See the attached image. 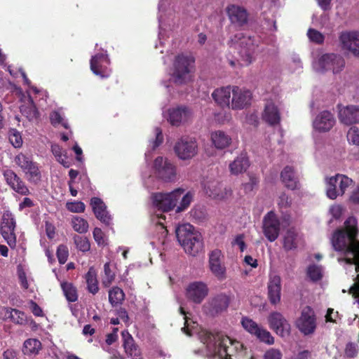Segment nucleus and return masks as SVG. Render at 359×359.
I'll use <instances>...</instances> for the list:
<instances>
[{
    "label": "nucleus",
    "instance_id": "obj_1",
    "mask_svg": "<svg viewBox=\"0 0 359 359\" xmlns=\"http://www.w3.org/2000/svg\"><path fill=\"white\" fill-rule=\"evenodd\" d=\"M181 314L184 316V327L183 332L188 336L198 334L201 342L205 345V354L213 359H234L243 348L241 342L233 340L222 333L212 334L205 330L198 327V325L192 321L182 306L180 308Z\"/></svg>",
    "mask_w": 359,
    "mask_h": 359
},
{
    "label": "nucleus",
    "instance_id": "obj_2",
    "mask_svg": "<svg viewBox=\"0 0 359 359\" xmlns=\"http://www.w3.org/2000/svg\"><path fill=\"white\" fill-rule=\"evenodd\" d=\"M357 222L354 217L348 218L344 223V228L337 230L332 235L331 242L336 251L342 252L344 258H339V262L344 261L346 264L359 268V241Z\"/></svg>",
    "mask_w": 359,
    "mask_h": 359
},
{
    "label": "nucleus",
    "instance_id": "obj_3",
    "mask_svg": "<svg viewBox=\"0 0 359 359\" xmlns=\"http://www.w3.org/2000/svg\"><path fill=\"white\" fill-rule=\"evenodd\" d=\"M194 70V57L190 55L180 54L175 57L169 69L170 78L168 81H163L162 84L170 93L178 90L177 87L186 86L193 81Z\"/></svg>",
    "mask_w": 359,
    "mask_h": 359
},
{
    "label": "nucleus",
    "instance_id": "obj_4",
    "mask_svg": "<svg viewBox=\"0 0 359 359\" xmlns=\"http://www.w3.org/2000/svg\"><path fill=\"white\" fill-rule=\"evenodd\" d=\"M184 191L182 189H176L169 193H156L151 196L152 205L154 208L156 209L154 220L159 224L163 236L167 234V230L161 222V219H165V217L161 213H158V212H165L172 210L176 206L177 202L181 198Z\"/></svg>",
    "mask_w": 359,
    "mask_h": 359
},
{
    "label": "nucleus",
    "instance_id": "obj_5",
    "mask_svg": "<svg viewBox=\"0 0 359 359\" xmlns=\"http://www.w3.org/2000/svg\"><path fill=\"white\" fill-rule=\"evenodd\" d=\"M177 241L186 253L195 256L203 248L201 234L189 223L179 225L175 230Z\"/></svg>",
    "mask_w": 359,
    "mask_h": 359
},
{
    "label": "nucleus",
    "instance_id": "obj_6",
    "mask_svg": "<svg viewBox=\"0 0 359 359\" xmlns=\"http://www.w3.org/2000/svg\"><path fill=\"white\" fill-rule=\"evenodd\" d=\"M312 67L318 73L331 71L334 74L340 73L345 66V61L340 55L333 53H323L318 50L312 53Z\"/></svg>",
    "mask_w": 359,
    "mask_h": 359
},
{
    "label": "nucleus",
    "instance_id": "obj_7",
    "mask_svg": "<svg viewBox=\"0 0 359 359\" xmlns=\"http://www.w3.org/2000/svg\"><path fill=\"white\" fill-rule=\"evenodd\" d=\"M259 43V39L238 32L230 39V46L238 50L243 60V65H250L254 60V54Z\"/></svg>",
    "mask_w": 359,
    "mask_h": 359
},
{
    "label": "nucleus",
    "instance_id": "obj_8",
    "mask_svg": "<svg viewBox=\"0 0 359 359\" xmlns=\"http://www.w3.org/2000/svg\"><path fill=\"white\" fill-rule=\"evenodd\" d=\"M158 23L159 32L158 39L162 44L161 40L166 35L167 32L171 31L175 27L177 18L174 10L170 7L169 0H160L158 4Z\"/></svg>",
    "mask_w": 359,
    "mask_h": 359
},
{
    "label": "nucleus",
    "instance_id": "obj_9",
    "mask_svg": "<svg viewBox=\"0 0 359 359\" xmlns=\"http://www.w3.org/2000/svg\"><path fill=\"white\" fill-rule=\"evenodd\" d=\"M353 180L344 175L337 174L325 178V193L332 200L343 196L346 189L352 184Z\"/></svg>",
    "mask_w": 359,
    "mask_h": 359
},
{
    "label": "nucleus",
    "instance_id": "obj_10",
    "mask_svg": "<svg viewBox=\"0 0 359 359\" xmlns=\"http://www.w3.org/2000/svg\"><path fill=\"white\" fill-rule=\"evenodd\" d=\"M13 163L21 169L29 182L37 183L41 180V175L38 164L33 161L31 156L20 152L14 156Z\"/></svg>",
    "mask_w": 359,
    "mask_h": 359
},
{
    "label": "nucleus",
    "instance_id": "obj_11",
    "mask_svg": "<svg viewBox=\"0 0 359 359\" xmlns=\"http://www.w3.org/2000/svg\"><path fill=\"white\" fill-rule=\"evenodd\" d=\"M153 168L156 177L164 182H172L177 180V167L166 157H157L154 161Z\"/></svg>",
    "mask_w": 359,
    "mask_h": 359
},
{
    "label": "nucleus",
    "instance_id": "obj_12",
    "mask_svg": "<svg viewBox=\"0 0 359 359\" xmlns=\"http://www.w3.org/2000/svg\"><path fill=\"white\" fill-rule=\"evenodd\" d=\"M111 62L107 50H98L93 54L90 60V67L92 72L102 78H108L111 73Z\"/></svg>",
    "mask_w": 359,
    "mask_h": 359
},
{
    "label": "nucleus",
    "instance_id": "obj_13",
    "mask_svg": "<svg viewBox=\"0 0 359 359\" xmlns=\"http://www.w3.org/2000/svg\"><path fill=\"white\" fill-rule=\"evenodd\" d=\"M174 151L181 160L186 161L194 158L198 153V144L195 138L182 136L175 144Z\"/></svg>",
    "mask_w": 359,
    "mask_h": 359
},
{
    "label": "nucleus",
    "instance_id": "obj_14",
    "mask_svg": "<svg viewBox=\"0 0 359 359\" xmlns=\"http://www.w3.org/2000/svg\"><path fill=\"white\" fill-rule=\"evenodd\" d=\"M208 267L212 275L219 280L226 278V269L224 264V255L219 249L212 250L208 255Z\"/></svg>",
    "mask_w": 359,
    "mask_h": 359
},
{
    "label": "nucleus",
    "instance_id": "obj_15",
    "mask_svg": "<svg viewBox=\"0 0 359 359\" xmlns=\"http://www.w3.org/2000/svg\"><path fill=\"white\" fill-rule=\"evenodd\" d=\"M15 219L13 215L8 210L4 211L2 216L1 233L8 245L14 248L16 245L15 233Z\"/></svg>",
    "mask_w": 359,
    "mask_h": 359
},
{
    "label": "nucleus",
    "instance_id": "obj_16",
    "mask_svg": "<svg viewBox=\"0 0 359 359\" xmlns=\"http://www.w3.org/2000/svg\"><path fill=\"white\" fill-rule=\"evenodd\" d=\"M163 116L175 126H178L188 121L192 116L191 110L185 106H175L163 111Z\"/></svg>",
    "mask_w": 359,
    "mask_h": 359
},
{
    "label": "nucleus",
    "instance_id": "obj_17",
    "mask_svg": "<svg viewBox=\"0 0 359 359\" xmlns=\"http://www.w3.org/2000/svg\"><path fill=\"white\" fill-rule=\"evenodd\" d=\"M229 109L242 110L251 104L252 93L243 88L233 86Z\"/></svg>",
    "mask_w": 359,
    "mask_h": 359
},
{
    "label": "nucleus",
    "instance_id": "obj_18",
    "mask_svg": "<svg viewBox=\"0 0 359 359\" xmlns=\"http://www.w3.org/2000/svg\"><path fill=\"white\" fill-rule=\"evenodd\" d=\"M241 324L243 327L251 334L255 335L259 341L271 345L274 343V338L266 330L259 327L252 319L244 317L242 318Z\"/></svg>",
    "mask_w": 359,
    "mask_h": 359
},
{
    "label": "nucleus",
    "instance_id": "obj_19",
    "mask_svg": "<svg viewBox=\"0 0 359 359\" xmlns=\"http://www.w3.org/2000/svg\"><path fill=\"white\" fill-rule=\"evenodd\" d=\"M280 104L277 98L267 100L262 115V120L271 126H278L281 120Z\"/></svg>",
    "mask_w": 359,
    "mask_h": 359
},
{
    "label": "nucleus",
    "instance_id": "obj_20",
    "mask_svg": "<svg viewBox=\"0 0 359 359\" xmlns=\"http://www.w3.org/2000/svg\"><path fill=\"white\" fill-rule=\"evenodd\" d=\"M339 40L343 50L359 58V32H342Z\"/></svg>",
    "mask_w": 359,
    "mask_h": 359
},
{
    "label": "nucleus",
    "instance_id": "obj_21",
    "mask_svg": "<svg viewBox=\"0 0 359 359\" xmlns=\"http://www.w3.org/2000/svg\"><path fill=\"white\" fill-rule=\"evenodd\" d=\"M263 232L270 242L275 241L280 232V222L276 215L271 211L264 217Z\"/></svg>",
    "mask_w": 359,
    "mask_h": 359
},
{
    "label": "nucleus",
    "instance_id": "obj_22",
    "mask_svg": "<svg viewBox=\"0 0 359 359\" xmlns=\"http://www.w3.org/2000/svg\"><path fill=\"white\" fill-rule=\"evenodd\" d=\"M298 329L304 334L313 333L316 329V318L313 311L309 306L304 308L301 316L297 321Z\"/></svg>",
    "mask_w": 359,
    "mask_h": 359
},
{
    "label": "nucleus",
    "instance_id": "obj_23",
    "mask_svg": "<svg viewBox=\"0 0 359 359\" xmlns=\"http://www.w3.org/2000/svg\"><path fill=\"white\" fill-rule=\"evenodd\" d=\"M205 194L214 199L222 200L231 194V190L223 187L221 182L215 180H207L203 183Z\"/></svg>",
    "mask_w": 359,
    "mask_h": 359
},
{
    "label": "nucleus",
    "instance_id": "obj_24",
    "mask_svg": "<svg viewBox=\"0 0 359 359\" xmlns=\"http://www.w3.org/2000/svg\"><path fill=\"white\" fill-rule=\"evenodd\" d=\"M271 329L281 337L287 336L290 332V325L284 316L279 312H272L268 317Z\"/></svg>",
    "mask_w": 359,
    "mask_h": 359
},
{
    "label": "nucleus",
    "instance_id": "obj_25",
    "mask_svg": "<svg viewBox=\"0 0 359 359\" xmlns=\"http://www.w3.org/2000/svg\"><path fill=\"white\" fill-rule=\"evenodd\" d=\"M29 95L25 97V100L24 101L26 104L20 106V111L24 114L29 120L32 121L37 118L39 116L38 111L34 103L33 99L31 97L32 93L39 94L43 97L46 96V92L41 91L37 89L36 87H31L28 90Z\"/></svg>",
    "mask_w": 359,
    "mask_h": 359
},
{
    "label": "nucleus",
    "instance_id": "obj_26",
    "mask_svg": "<svg viewBox=\"0 0 359 359\" xmlns=\"http://www.w3.org/2000/svg\"><path fill=\"white\" fill-rule=\"evenodd\" d=\"M208 285L201 281H195L186 288L187 297L194 303H201L208 294Z\"/></svg>",
    "mask_w": 359,
    "mask_h": 359
},
{
    "label": "nucleus",
    "instance_id": "obj_27",
    "mask_svg": "<svg viewBox=\"0 0 359 359\" xmlns=\"http://www.w3.org/2000/svg\"><path fill=\"white\" fill-rule=\"evenodd\" d=\"M335 123L333 114L324 110L316 115L312 122L313 128L315 131L325 133L329 131Z\"/></svg>",
    "mask_w": 359,
    "mask_h": 359
},
{
    "label": "nucleus",
    "instance_id": "obj_28",
    "mask_svg": "<svg viewBox=\"0 0 359 359\" xmlns=\"http://www.w3.org/2000/svg\"><path fill=\"white\" fill-rule=\"evenodd\" d=\"M338 117L339 121L346 125L359 123V106L338 105Z\"/></svg>",
    "mask_w": 359,
    "mask_h": 359
},
{
    "label": "nucleus",
    "instance_id": "obj_29",
    "mask_svg": "<svg viewBox=\"0 0 359 359\" xmlns=\"http://www.w3.org/2000/svg\"><path fill=\"white\" fill-rule=\"evenodd\" d=\"M281 278L276 273L269 274V282L267 285L268 297L270 302L276 305L280 301L281 297Z\"/></svg>",
    "mask_w": 359,
    "mask_h": 359
},
{
    "label": "nucleus",
    "instance_id": "obj_30",
    "mask_svg": "<svg viewBox=\"0 0 359 359\" xmlns=\"http://www.w3.org/2000/svg\"><path fill=\"white\" fill-rule=\"evenodd\" d=\"M226 13L232 24L238 26L245 25L248 21L247 11L242 6L231 4L226 8Z\"/></svg>",
    "mask_w": 359,
    "mask_h": 359
},
{
    "label": "nucleus",
    "instance_id": "obj_31",
    "mask_svg": "<svg viewBox=\"0 0 359 359\" xmlns=\"http://www.w3.org/2000/svg\"><path fill=\"white\" fill-rule=\"evenodd\" d=\"M233 86H228L216 88L212 93L214 101L222 107L229 108Z\"/></svg>",
    "mask_w": 359,
    "mask_h": 359
},
{
    "label": "nucleus",
    "instance_id": "obj_32",
    "mask_svg": "<svg viewBox=\"0 0 359 359\" xmlns=\"http://www.w3.org/2000/svg\"><path fill=\"white\" fill-rule=\"evenodd\" d=\"M0 316L4 320H9L18 325H25L27 323L25 313L15 309L3 307L0 310Z\"/></svg>",
    "mask_w": 359,
    "mask_h": 359
},
{
    "label": "nucleus",
    "instance_id": "obj_33",
    "mask_svg": "<svg viewBox=\"0 0 359 359\" xmlns=\"http://www.w3.org/2000/svg\"><path fill=\"white\" fill-rule=\"evenodd\" d=\"M210 140L213 147L218 150H223L231 146V137L226 132L217 130L210 133Z\"/></svg>",
    "mask_w": 359,
    "mask_h": 359
},
{
    "label": "nucleus",
    "instance_id": "obj_34",
    "mask_svg": "<svg viewBox=\"0 0 359 359\" xmlns=\"http://www.w3.org/2000/svg\"><path fill=\"white\" fill-rule=\"evenodd\" d=\"M4 177L7 184L16 192L22 195H27L29 193L27 187L13 170H5Z\"/></svg>",
    "mask_w": 359,
    "mask_h": 359
},
{
    "label": "nucleus",
    "instance_id": "obj_35",
    "mask_svg": "<svg viewBox=\"0 0 359 359\" xmlns=\"http://www.w3.org/2000/svg\"><path fill=\"white\" fill-rule=\"evenodd\" d=\"M280 179L285 186L291 190L299 188L300 184L298 178L292 166L287 165L280 172Z\"/></svg>",
    "mask_w": 359,
    "mask_h": 359
},
{
    "label": "nucleus",
    "instance_id": "obj_36",
    "mask_svg": "<svg viewBox=\"0 0 359 359\" xmlns=\"http://www.w3.org/2000/svg\"><path fill=\"white\" fill-rule=\"evenodd\" d=\"M302 244V236L295 230H288L284 237L283 241V248L286 251L294 250Z\"/></svg>",
    "mask_w": 359,
    "mask_h": 359
},
{
    "label": "nucleus",
    "instance_id": "obj_37",
    "mask_svg": "<svg viewBox=\"0 0 359 359\" xmlns=\"http://www.w3.org/2000/svg\"><path fill=\"white\" fill-rule=\"evenodd\" d=\"M123 347L126 354L133 359H141V353L140 349L134 344L132 336L127 330H123L121 333Z\"/></svg>",
    "mask_w": 359,
    "mask_h": 359
},
{
    "label": "nucleus",
    "instance_id": "obj_38",
    "mask_svg": "<svg viewBox=\"0 0 359 359\" xmlns=\"http://www.w3.org/2000/svg\"><path fill=\"white\" fill-rule=\"evenodd\" d=\"M90 205L96 217L101 222L109 224L110 216L106 210V205L103 201L97 197H94L90 200Z\"/></svg>",
    "mask_w": 359,
    "mask_h": 359
},
{
    "label": "nucleus",
    "instance_id": "obj_39",
    "mask_svg": "<svg viewBox=\"0 0 359 359\" xmlns=\"http://www.w3.org/2000/svg\"><path fill=\"white\" fill-rule=\"evenodd\" d=\"M249 165L248 158L245 154H241L229 163V169L231 175H238L245 172Z\"/></svg>",
    "mask_w": 359,
    "mask_h": 359
},
{
    "label": "nucleus",
    "instance_id": "obj_40",
    "mask_svg": "<svg viewBox=\"0 0 359 359\" xmlns=\"http://www.w3.org/2000/svg\"><path fill=\"white\" fill-rule=\"evenodd\" d=\"M42 345L39 339L31 338L25 341L22 351L26 355H36L39 354Z\"/></svg>",
    "mask_w": 359,
    "mask_h": 359
},
{
    "label": "nucleus",
    "instance_id": "obj_41",
    "mask_svg": "<svg viewBox=\"0 0 359 359\" xmlns=\"http://www.w3.org/2000/svg\"><path fill=\"white\" fill-rule=\"evenodd\" d=\"M71 225L73 229L79 233H86L89 228L88 221L77 215L71 218Z\"/></svg>",
    "mask_w": 359,
    "mask_h": 359
},
{
    "label": "nucleus",
    "instance_id": "obj_42",
    "mask_svg": "<svg viewBox=\"0 0 359 359\" xmlns=\"http://www.w3.org/2000/svg\"><path fill=\"white\" fill-rule=\"evenodd\" d=\"M86 280L88 291L93 294L97 293L99 287L97 280V272L93 267L89 269L86 275Z\"/></svg>",
    "mask_w": 359,
    "mask_h": 359
},
{
    "label": "nucleus",
    "instance_id": "obj_43",
    "mask_svg": "<svg viewBox=\"0 0 359 359\" xmlns=\"http://www.w3.org/2000/svg\"><path fill=\"white\" fill-rule=\"evenodd\" d=\"M51 151L56 160L65 168L70 166V163L67 160V151L64 150L58 144H53L51 146Z\"/></svg>",
    "mask_w": 359,
    "mask_h": 359
},
{
    "label": "nucleus",
    "instance_id": "obj_44",
    "mask_svg": "<svg viewBox=\"0 0 359 359\" xmlns=\"http://www.w3.org/2000/svg\"><path fill=\"white\" fill-rule=\"evenodd\" d=\"M125 294L123 290L118 287H114L109 292V300L112 306H116L123 301Z\"/></svg>",
    "mask_w": 359,
    "mask_h": 359
},
{
    "label": "nucleus",
    "instance_id": "obj_45",
    "mask_svg": "<svg viewBox=\"0 0 359 359\" xmlns=\"http://www.w3.org/2000/svg\"><path fill=\"white\" fill-rule=\"evenodd\" d=\"M63 292L67 301L74 302L78 299L76 287L70 283H63L61 285Z\"/></svg>",
    "mask_w": 359,
    "mask_h": 359
},
{
    "label": "nucleus",
    "instance_id": "obj_46",
    "mask_svg": "<svg viewBox=\"0 0 359 359\" xmlns=\"http://www.w3.org/2000/svg\"><path fill=\"white\" fill-rule=\"evenodd\" d=\"M50 119L51 123L55 126L62 125L65 128H69L68 123L65 119L64 113L62 109L53 111L50 114Z\"/></svg>",
    "mask_w": 359,
    "mask_h": 359
},
{
    "label": "nucleus",
    "instance_id": "obj_47",
    "mask_svg": "<svg viewBox=\"0 0 359 359\" xmlns=\"http://www.w3.org/2000/svg\"><path fill=\"white\" fill-rule=\"evenodd\" d=\"M307 275L313 281H317L322 278L323 269L320 265L311 264L307 269Z\"/></svg>",
    "mask_w": 359,
    "mask_h": 359
},
{
    "label": "nucleus",
    "instance_id": "obj_48",
    "mask_svg": "<svg viewBox=\"0 0 359 359\" xmlns=\"http://www.w3.org/2000/svg\"><path fill=\"white\" fill-rule=\"evenodd\" d=\"M212 305L217 311L225 309L229 305V299L226 294L217 295L212 300Z\"/></svg>",
    "mask_w": 359,
    "mask_h": 359
},
{
    "label": "nucleus",
    "instance_id": "obj_49",
    "mask_svg": "<svg viewBox=\"0 0 359 359\" xmlns=\"http://www.w3.org/2000/svg\"><path fill=\"white\" fill-rule=\"evenodd\" d=\"M8 139L11 144L15 148H20L22 145V138L20 133L16 129L12 128L8 132Z\"/></svg>",
    "mask_w": 359,
    "mask_h": 359
},
{
    "label": "nucleus",
    "instance_id": "obj_50",
    "mask_svg": "<svg viewBox=\"0 0 359 359\" xmlns=\"http://www.w3.org/2000/svg\"><path fill=\"white\" fill-rule=\"evenodd\" d=\"M104 275L102 278V283L105 287H109L115 278V273L111 271L109 262L104 265Z\"/></svg>",
    "mask_w": 359,
    "mask_h": 359
},
{
    "label": "nucleus",
    "instance_id": "obj_51",
    "mask_svg": "<svg viewBox=\"0 0 359 359\" xmlns=\"http://www.w3.org/2000/svg\"><path fill=\"white\" fill-rule=\"evenodd\" d=\"M307 36L311 42L321 44L325 40L324 35L319 31L310 28L307 31Z\"/></svg>",
    "mask_w": 359,
    "mask_h": 359
},
{
    "label": "nucleus",
    "instance_id": "obj_52",
    "mask_svg": "<svg viewBox=\"0 0 359 359\" xmlns=\"http://www.w3.org/2000/svg\"><path fill=\"white\" fill-rule=\"evenodd\" d=\"M74 240L76 248L79 250L84 252L90 250V244L87 238L79 236H75Z\"/></svg>",
    "mask_w": 359,
    "mask_h": 359
},
{
    "label": "nucleus",
    "instance_id": "obj_53",
    "mask_svg": "<svg viewBox=\"0 0 359 359\" xmlns=\"http://www.w3.org/2000/svg\"><path fill=\"white\" fill-rule=\"evenodd\" d=\"M347 140L350 144L359 146V127L352 126L348 129Z\"/></svg>",
    "mask_w": 359,
    "mask_h": 359
},
{
    "label": "nucleus",
    "instance_id": "obj_54",
    "mask_svg": "<svg viewBox=\"0 0 359 359\" xmlns=\"http://www.w3.org/2000/svg\"><path fill=\"white\" fill-rule=\"evenodd\" d=\"M66 208L71 212L81 213L85 211L86 205L81 201H67Z\"/></svg>",
    "mask_w": 359,
    "mask_h": 359
},
{
    "label": "nucleus",
    "instance_id": "obj_55",
    "mask_svg": "<svg viewBox=\"0 0 359 359\" xmlns=\"http://www.w3.org/2000/svg\"><path fill=\"white\" fill-rule=\"evenodd\" d=\"M182 199L180 205L177 207L176 212H180L185 210L191 204L193 200V194L191 192H187L184 195H182Z\"/></svg>",
    "mask_w": 359,
    "mask_h": 359
},
{
    "label": "nucleus",
    "instance_id": "obj_56",
    "mask_svg": "<svg viewBox=\"0 0 359 359\" xmlns=\"http://www.w3.org/2000/svg\"><path fill=\"white\" fill-rule=\"evenodd\" d=\"M95 241L99 246H104L107 245V238L103 231L100 228H95L93 231Z\"/></svg>",
    "mask_w": 359,
    "mask_h": 359
},
{
    "label": "nucleus",
    "instance_id": "obj_57",
    "mask_svg": "<svg viewBox=\"0 0 359 359\" xmlns=\"http://www.w3.org/2000/svg\"><path fill=\"white\" fill-rule=\"evenodd\" d=\"M69 251L65 245H60L57 250V257L60 264H65L67 260Z\"/></svg>",
    "mask_w": 359,
    "mask_h": 359
},
{
    "label": "nucleus",
    "instance_id": "obj_58",
    "mask_svg": "<svg viewBox=\"0 0 359 359\" xmlns=\"http://www.w3.org/2000/svg\"><path fill=\"white\" fill-rule=\"evenodd\" d=\"M155 133V140L150 141L149 147H151L152 149L158 147L163 142V135L162 131L160 128H156L154 130Z\"/></svg>",
    "mask_w": 359,
    "mask_h": 359
},
{
    "label": "nucleus",
    "instance_id": "obj_59",
    "mask_svg": "<svg viewBox=\"0 0 359 359\" xmlns=\"http://www.w3.org/2000/svg\"><path fill=\"white\" fill-rule=\"evenodd\" d=\"M290 68L295 72L302 68V62L299 56L297 54H292L290 57Z\"/></svg>",
    "mask_w": 359,
    "mask_h": 359
},
{
    "label": "nucleus",
    "instance_id": "obj_60",
    "mask_svg": "<svg viewBox=\"0 0 359 359\" xmlns=\"http://www.w3.org/2000/svg\"><path fill=\"white\" fill-rule=\"evenodd\" d=\"M232 245L238 246L241 252H243L246 248V245L245 243L244 235L243 234L237 235L235 237V238L233 239V241H232Z\"/></svg>",
    "mask_w": 359,
    "mask_h": 359
},
{
    "label": "nucleus",
    "instance_id": "obj_61",
    "mask_svg": "<svg viewBox=\"0 0 359 359\" xmlns=\"http://www.w3.org/2000/svg\"><path fill=\"white\" fill-rule=\"evenodd\" d=\"M358 348L357 344L352 342L348 343L345 349L346 355L350 358L355 357L358 353Z\"/></svg>",
    "mask_w": 359,
    "mask_h": 359
},
{
    "label": "nucleus",
    "instance_id": "obj_62",
    "mask_svg": "<svg viewBox=\"0 0 359 359\" xmlns=\"http://www.w3.org/2000/svg\"><path fill=\"white\" fill-rule=\"evenodd\" d=\"M282 353L281 352L275 348H271L267 351L264 355V359H281Z\"/></svg>",
    "mask_w": 359,
    "mask_h": 359
},
{
    "label": "nucleus",
    "instance_id": "obj_63",
    "mask_svg": "<svg viewBox=\"0 0 359 359\" xmlns=\"http://www.w3.org/2000/svg\"><path fill=\"white\" fill-rule=\"evenodd\" d=\"M257 180L255 177L250 178L248 183L243 184V189L246 193L252 191L257 184Z\"/></svg>",
    "mask_w": 359,
    "mask_h": 359
},
{
    "label": "nucleus",
    "instance_id": "obj_64",
    "mask_svg": "<svg viewBox=\"0 0 359 359\" xmlns=\"http://www.w3.org/2000/svg\"><path fill=\"white\" fill-rule=\"evenodd\" d=\"M311 358V353L307 350L302 351L297 355L291 357L290 359H310Z\"/></svg>",
    "mask_w": 359,
    "mask_h": 359
}]
</instances>
